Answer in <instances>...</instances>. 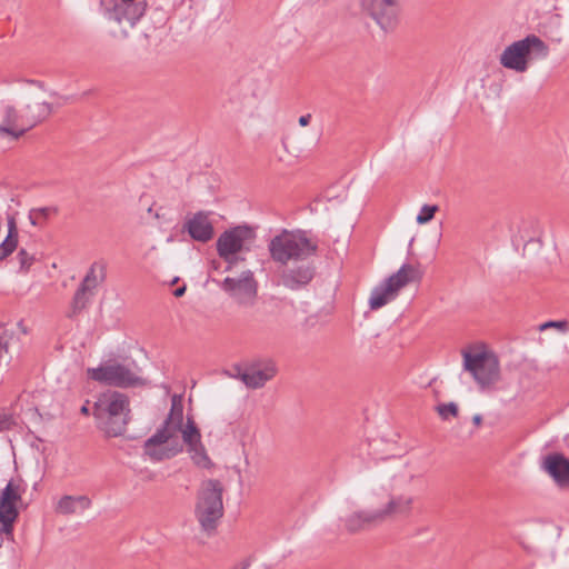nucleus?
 Listing matches in <instances>:
<instances>
[{
	"label": "nucleus",
	"mask_w": 569,
	"mask_h": 569,
	"mask_svg": "<svg viewBox=\"0 0 569 569\" xmlns=\"http://www.w3.org/2000/svg\"><path fill=\"white\" fill-rule=\"evenodd\" d=\"M221 288L232 296L253 297L257 295V282L251 270H246L239 278L227 277Z\"/></svg>",
	"instance_id": "dca6fc26"
},
{
	"label": "nucleus",
	"mask_w": 569,
	"mask_h": 569,
	"mask_svg": "<svg viewBox=\"0 0 569 569\" xmlns=\"http://www.w3.org/2000/svg\"><path fill=\"white\" fill-rule=\"evenodd\" d=\"M27 131L28 124L22 121L21 114L18 113L13 106L4 108L3 120L0 123V136H10L12 140H18Z\"/></svg>",
	"instance_id": "f3484780"
},
{
	"label": "nucleus",
	"mask_w": 569,
	"mask_h": 569,
	"mask_svg": "<svg viewBox=\"0 0 569 569\" xmlns=\"http://www.w3.org/2000/svg\"><path fill=\"white\" fill-rule=\"evenodd\" d=\"M90 290L86 289L82 286H79V288L76 290L73 299H72V309L73 313H77L78 311L86 308L89 299L87 297V293Z\"/></svg>",
	"instance_id": "cd10ccee"
},
{
	"label": "nucleus",
	"mask_w": 569,
	"mask_h": 569,
	"mask_svg": "<svg viewBox=\"0 0 569 569\" xmlns=\"http://www.w3.org/2000/svg\"><path fill=\"white\" fill-rule=\"evenodd\" d=\"M186 289H187L186 284L178 287L177 289L173 290V296L177 298L182 297L186 293Z\"/></svg>",
	"instance_id": "58836bf2"
},
{
	"label": "nucleus",
	"mask_w": 569,
	"mask_h": 569,
	"mask_svg": "<svg viewBox=\"0 0 569 569\" xmlns=\"http://www.w3.org/2000/svg\"><path fill=\"white\" fill-rule=\"evenodd\" d=\"M268 250L274 262L287 266L290 260H306L315 256L318 251V243L309 237L306 230L282 229L269 241Z\"/></svg>",
	"instance_id": "f03ea898"
},
{
	"label": "nucleus",
	"mask_w": 569,
	"mask_h": 569,
	"mask_svg": "<svg viewBox=\"0 0 569 569\" xmlns=\"http://www.w3.org/2000/svg\"><path fill=\"white\" fill-rule=\"evenodd\" d=\"M438 206L433 204H425L422 206L420 212L417 216V222L419 224H425L429 221H431L435 217V213L438 211Z\"/></svg>",
	"instance_id": "c756f323"
},
{
	"label": "nucleus",
	"mask_w": 569,
	"mask_h": 569,
	"mask_svg": "<svg viewBox=\"0 0 569 569\" xmlns=\"http://www.w3.org/2000/svg\"><path fill=\"white\" fill-rule=\"evenodd\" d=\"M311 121V114L310 113H307V114H303L299 118V124L301 127H306L310 123Z\"/></svg>",
	"instance_id": "e433bc0d"
},
{
	"label": "nucleus",
	"mask_w": 569,
	"mask_h": 569,
	"mask_svg": "<svg viewBox=\"0 0 569 569\" xmlns=\"http://www.w3.org/2000/svg\"><path fill=\"white\" fill-rule=\"evenodd\" d=\"M183 423V405L181 401V397L174 395L171 398V408L168 417L163 421L162 425L172 430V432H179L181 430Z\"/></svg>",
	"instance_id": "4be33fe9"
},
{
	"label": "nucleus",
	"mask_w": 569,
	"mask_h": 569,
	"mask_svg": "<svg viewBox=\"0 0 569 569\" xmlns=\"http://www.w3.org/2000/svg\"><path fill=\"white\" fill-rule=\"evenodd\" d=\"M276 373L274 362L268 359L252 361L244 369L240 365H234L229 376L240 379L248 388L258 389L271 380Z\"/></svg>",
	"instance_id": "1a4fd4ad"
},
{
	"label": "nucleus",
	"mask_w": 569,
	"mask_h": 569,
	"mask_svg": "<svg viewBox=\"0 0 569 569\" xmlns=\"http://www.w3.org/2000/svg\"><path fill=\"white\" fill-rule=\"evenodd\" d=\"M346 530L350 533L365 530L370 526L381 522L378 511H357L343 519Z\"/></svg>",
	"instance_id": "6ab92c4d"
},
{
	"label": "nucleus",
	"mask_w": 569,
	"mask_h": 569,
	"mask_svg": "<svg viewBox=\"0 0 569 569\" xmlns=\"http://www.w3.org/2000/svg\"><path fill=\"white\" fill-rule=\"evenodd\" d=\"M17 425L14 416L8 412H0V432L12 430Z\"/></svg>",
	"instance_id": "473e14b6"
},
{
	"label": "nucleus",
	"mask_w": 569,
	"mask_h": 569,
	"mask_svg": "<svg viewBox=\"0 0 569 569\" xmlns=\"http://www.w3.org/2000/svg\"><path fill=\"white\" fill-rule=\"evenodd\" d=\"M107 274V266L103 262H93L83 278L80 286L88 290L94 289L99 282L104 281Z\"/></svg>",
	"instance_id": "b1692460"
},
{
	"label": "nucleus",
	"mask_w": 569,
	"mask_h": 569,
	"mask_svg": "<svg viewBox=\"0 0 569 569\" xmlns=\"http://www.w3.org/2000/svg\"><path fill=\"white\" fill-rule=\"evenodd\" d=\"M472 422H473V425H475V426H477V427H478V426H480V425H481V422H482V417H481V415H476V416H473V418H472Z\"/></svg>",
	"instance_id": "a19ab883"
},
{
	"label": "nucleus",
	"mask_w": 569,
	"mask_h": 569,
	"mask_svg": "<svg viewBox=\"0 0 569 569\" xmlns=\"http://www.w3.org/2000/svg\"><path fill=\"white\" fill-rule=\"evenodd\" d=\"M91 499L86 496H69L66 495L60 498L57 505V512L61 515H72L77 512V509L87 510L91 507Z\"/></svg>",
	"instance_id": "412c9836"
},
{
	"label": "nucleus",
	"mask_w": 569,
	"mask_h": 569,
	"mask_svg": "<svg viewBox=\"0 0 569 569\" xmlns=\"http://www.w3.org/2000/svg\"><path fill=\"white\" fill-rule=\"evenodd\" d=\"M174 436L176 432H172L171 429L162 425L154 435L146 440L143 446L144 453L156 461L176 457L179 452L182 451V445L178 440H173L167 448H156L157 446L168 442Z\"/></svg>",
	"instance_id": "9b49d317"
},
{
	"label": "nucleus",
	"mask_w": 569,
	"mask_h": 569,
	"mask_svg": "<svg viewBox=\"0 0 569 569\" xmlns=\"http://www.w3.org/2000/svg\"><path fill=\"white\" fill-rule=\"evenodd\" d=\"M547 328H557L562 331H566L568 329V322L566 320H558V321H547L543 325L540 326L541 330H545Z\"/></svg>",
	"instance_id": "c9c22d12"
},
{
	"label": "nucleus",
	"mask_w": 569,
	"mask_h": 569,
	"mask_svg": "<svg viewBox=\"0 0 569 569\" xmlns=\"http://www.w3.org/2000/svg\"><path fill=\"white\" fill-rule=\"evenodd\" d=\"M223 486L218 479L204 481L198 492L194 515L201 529L208 535L216 531L218 521L223 516Z\"/></svg>",
	"instance_id": "7ed1b4c3"
},
{
	"label": "nucleus",
	"mask_w": 569,
	"mask_h": 569,
	"mask_svg": "<svg viewBox=\"0 0 569 569\" xmlns=\"http://www.w3.org/2000/svg\"><path fill=\"white\" fill-rule=\"evenodd\" d=\"M437 412L443 420H448L450 416H458V406L455 402L440 403L437 406Z\"/></svg>",
	"instance_id": "7c9ffc66"
},
{
	"label": "nucleus",
	"mask_w": 569,
	"mask_h": 569,
	"mask_svg": "<svg viewBox=\"0 0 569 569\" xmlns=\"http://www.w3.org/2000/svg\"><path fill=\"white\" fill-rule=\"evenodd\" d=\"M10 237L13 242L18 243L19 234H18L17 222H16V219L13 216L8 217V234L6 238H10Z\"/></svg>",
	"instance_id": "f704fd0d"
},
{
	"label": "nucleus",
	"mask_w": 569,
	"mask_h": 569,
	"mask_svg": "<svg viewBox=\"0 0 569 569\" xmlns=\"http://www.w3.org/2000/svg\"><path fill=\"white\" fill-rule=\"evenodd\" d=\"M182 433V440L187 446H194L199 442H201V433L199 428L197 427L194 420L192 417L187 418V423L183 428L181 427V430H179Z\"/></svg>",
	"instance_id": "bb28decb"
},
{
	"label": "nucleus",
	"mask_w": 569,
	"mask_h": 569,
	"mask_svg": "<svg viewBox=\"0 0 569 569\" xmlns=\"http://www.w3.org/2000/svg\"><path fill=\"white\" fill-rule=\"evenodd\" d=\"M130 401L119 391L101 393L92 407L96 425L107 437L122 436L130 420Z\"/></svg>",
	"instance_id": "f257e3e1"
},
{
	"label": "nucleus",
	"mask_w": 569,
	"mask_h": 569,
	"mask_svg": "<svg viewBox=\"0 0 569 569\" xmlns=\"http://www.w3.org/2000/svg\"><path fill=\"white\" fill-rule=\"evenodd\" d=\"M542 468L560 488H569V459L562 453L548 455Z\"/></svg>",
	"instance_id": "2eb2a0df"
},
{
	"label": "nucleus",
	"mask_w": 569,
	"mask_h": 569,
	"mask_svg": "<svg viewBox=\"0 0 569 569\" xmlns=\"http://www.w3.org/2000/svg\"><path fill=\"white\" fill-rule=\"evenodd\" d=\"M58 211L57 207L33 208L29 211L28 218L32 226L44 227L49 218L52 214H57Z\"/></svg>",
	"instance_id": "393cba45"
},
{
	"label": "nucleus",
	"mask_w": 569,
	"mask_h": 569,
	"mask_svg": "<svg viewBox=\"0 0 569 569\" xmlns=\"http://www.w3.org/2000/svg\"><path fill=\"white\" fill-rule=\"evenodd\" d=\"M302 262L286 268L280 273V283L289 290L298 291L306 288L315 278L316 267L312 262Z\"/></svg>",
	"instance_id": "ddd939ff"
},
{
	"label": "nucleus",
	"mask_w": 569,
	"mask_h": 569,
	"mask_svg": "<svg viewBox=\"0 0 569 569\" xmlns=\"http://www.w3.org/2000/svg\"><path fill=\"white\" fill-rule=\"evenodd\" d=\"M108 4L109 0H101V6L106 8L107 18L118 23L127 21L130 27H133L141 19L147 9L146 1L116 0L111 7Z\"/></svg>",
	"instance_id": "9d476101"
},
{
	"label": "nucleus",
	"mask_w": 569,
	"mask_h": 569,
	"mask_svg": "<svg viewBox=\"0 0 569 569\" xmlns=\"http://www.w3.org/2000/svg\"><path fill=\"white\" fill-rule=\"evenodd\" d=\"M19 516L17 503L0 500V523L2 531L9 533L13 529V523Z\"/></svg>",
	"instance_id": "5701e85b"
},
{
	"label": "nucleus",
	"mask_w": 569,
	"mask_h": 569,
	"mask_svg": "<svg viewBox=\"0 0 569 569\" xmlns=\"http://www.w3.org/2000/svg\"><path fill=\"white\" fill-rule=\"evenodd\" d=\"M80 413L83 416H89L92 413V409L89 408V400H87L86 403L80 408Z\"/></svg>",
	"instance_id": "4c0bfd02"
},
{
	"label": "nucleus",
	"mask_w": 569,
	"mask_h": 569,
	"mask_svg": "<svg viewBox=\"0 0 569 569\" xmlns=\"http://www.w3.org/2000/svg\"><path fill=\"white\" fill-rule=\"evenodd\" d=\"M210 211H197L186 219L183 231H187L189 237L194 241L202 243L209 242L214 236V228L210 220Z\"/></svg>",
	"instance_id": "4468645a"
},
{
	"label": "nucleus",
	"mask_w": 569,
	"mask_h": 569,
	"mask_svg": "<svg viewBox=\"0 0 569 569\" xmlns=\"http://www.w3.org/2000/svg\"><path fill=\"white\" fill-rule=\"evenodd\" d=\"M18 247V243L13 242L10 238H4L0 243V261L8 258Z\"/></svg>",
	"instance_id": "2f4dec72"
},
{
	"label": "nucleus",
	"mask_w": 569,
	"mask_h": 569,
	"mask_svg": "<svg viewBox=\"0 0 569 569\" xmlns=\"http://www.w3.org/2000/svg\"><path fill=\"white\" fill-rule=\"evenodd\" d=\"M52 113V106L48 102H36L26 106V112L21 114L23 122L28 124L29 130L38 123L46 120Z\"/></svg>",
	"instance_id": "aec40b11"
},
{
	"label": "nucleus",
	"mask_w": 569,
	"mask_h": 569,
	"mask_svg": "<svg viewBox=\"0 0 569 569\" xmlns=\"http://www.w3.org/2000/svg\"><path fill=\"white\" fill-rule=\"evenodd\" d=\"M420 279L421 272L417 267L410 263H403L396 273L391 274L372 289L369 299L370 308L372 310L380 309L393 299L401 288L410 282L419 281Z\"/></svg>",
	"instance_id": "423d86ee"
},
{
	"label": "nucleus",
	"mask_w": 569,
	"mask_h": 569,
	"mask_svg": "<svg viewBox=\"0 0 569 569\" xmlns=\"http://www.w3.org/2000/svg\"><path fill=\"white\" fill-rule=\"evenodd\" d=\"M0 500L14 502L21 500V496L18 491V487H16L12 481H9L8 485L4 487V489L1 492Z\"/></svg>",
	"instance_id": "c85d7f7f"
},
{
	"label": "nucleus",
	"mask_w": 569,
	"mask_h": 569,
	"mask_svg": "<svg viewBox=\"0 0 569 569\" xmlns=\"http://www.w3.org/2000/svg\"><path fill=\"white\" fill-rule=\"evenodd\" d=\"M413 498L411 496L400 495L391 497L385 508L377 510L380 521L388 517L408 518L412 511Z\"/></svg>",
	"instance_id": "a211bd4d"
},
{
	"label": "nucleus",
	"mask_w": 569,
	"mask_h": 569,
	"mask_svg": "<svg viewBox=\"0 0 569 569\" xmlns=\"http://www.w3.org/2000/svg\"><path fill=\"white\" fill-rule=\"evenodd\" d=\"M463 369L471 373L481 390L489 389L500 379L498 358L488 351L471 353L462 351Z\"/></svg>",
	"instance_id": "0eeeda50"
},
{
	"label": "nucleus",
	"mask_w": 569,
	"mask_h": 569,
	"mask_svg": "<svg viewBox=\"0 0 569 569\" xmlns=\"http://www.w3.org/2000/svg\"><path fill=\"white\" fill-rule=\"evenodd\" d=\"M251 565L250 558L243 560L241 563L236 565L232 569H248Z\"/></svg>",
	"instance_id": "ea45409f"
},
{
	"label": "nucleus",
	"mask_w": 569,
	"mask_h": 569,
	"mask_svg": "<svg viewBox=\"0 0 569 569\" xmlns=\"http://www.w3.org/2000/svg\"><path fill=\"white\" fill-rule=\"evenodd\" d=\"M549 47L536 34H528L521 40L507 46L499 57L500 64L509 70L522 73L533 59H545Z\"/></svg>",
	"instance_id": "20e7f679"
},
{
	"label": "nucleus",
	"mask_w": 569,
	"mask_h": 569,
	"mask_svg": "<svg viewBox=\"0 0 569 569\" xmlns=\"http://www.w3.org/2000/svg\"><path fill=\"white\" fill-rule=\"evenodd\" d=\"M361 8L388 32L397 24L399 4L397 0H361Z\"/></svg>",
	"instance_id": "f8f14e48"
},
{
	"label": "nucleus",
	"mask_w": 569,
	"mask_h": 569,
	"mask_svg": "<svg viewBox=\"0 0 569 569\" xmlns=\"http://www.w3.org/2000/svg\"><path fill=\"white\" fill-rule=\"evenodd\" d=\"M188 451L191 453V459L197 467L210 469L213 466L202 442L194 446H188Z\"/></svg>",
	"instance_id": "a878e982"
},
{
	"label": "nucleus",
	"mask_w": 569,
	"mask_h": 569,
	"mask_svg": "<svg viewBox=\"0 0 569 569\" xmlns=\"http://www.w3.org/2000/svg\"><path fill=\"white\" fill-rule=\"evenodd\" d=\"M89 379L102 385L129 388L146 385V380L132 372L128 367L121 363H106L98 368H88Z\"/></svg>",
	"instance_id": "6e6552de"
},
{
	"label": "nucleus",
	"mask_w": 569,
	"mask_h": 569,
	"mask_svg": "<svg viewBox=\"0 0 569 569\" xmlns=\"http://www.w3.org/2000/svg\"><path fill=\"white\" fill-rule=\"evenodd\" d=\"M21 270L28 271L34 262V257L29 254L26 249H20L17 256Z\"/></svg>",
	"instance_id": "72a5a7b5"
},
{
	"label": "nucleus",
	"mask_w": 569,
	"mask_h": 569,
	"mask_svg": "<svg viewBox=\"0 0 569 569\" xmlns=\"http://www.w3.org/2000/svg\"><path fill=\"white\" fill-rule=\"evenodd\" d=\"M254 228L248 224H239L224 230L217 239L216 249L219 257L228 263L226 271L232 269L240 261H244L239 253L250 251L251 243L256 240Z\"/></svg>",
	"instance_id": "39448f33"
}]
</instances>
